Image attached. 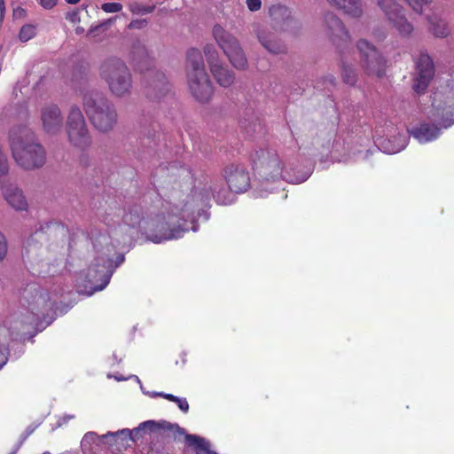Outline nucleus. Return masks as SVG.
Returning a JSON list of instances; mask_svg holds the SVG:
<instances>
[{
    "instance_id": "1",
    "label": "nucleus",
    "mask_w": 454,
    "mask_h": 454,
    "mask_svg": "<svg viewBox=\"0 0 454 454\" xmlns=\"http://www.w3.org/2000/svg\"><path fill=\"white\" fill-rule=\"evenodd\" d=\"M223 176L227 184L221 179L211 178L202 187H195L180 204L171 205L166 201L162 210L153 219L155 233L151 239L154 243L163 240L179 239L187 227H182L180 221L187 222L194 219L195 207L199 204L207 203L210 198L220 205L231 204L233 200L231 192L243 193L250 187V175L246 167L239 163H230L223 169Z\"/></svg>"
},
{
    "instance_id": "2",
    "label": "nucleus",
    "mask_w": 454,
    "mask_h": 454,
    "mask_svg": "<svg viewBox=\"0 0 454 454\" xmlns=\"http://www.w3.org/2000/svg\"><path fill=\"white\" fill-rule=\"evenodd\" d=\"M10 146L16 163L26 170L41 168L46 162V151L27 128L13 129L10 134Z\"/></svg>"
},
{
    "instance_id": "3",
    "label": "nucleus",
    "mask_w": 454,
    "mask_h": 454,
    "mask_svg": "<svg viewBox=\"0 0 454 454\" xmlns=\"http://www.w3.org/2000/svg\"><path fill=\"white\" fill-rule=\"evenodd\" d=\"M83 109L93 127L102 133L114 129L118 121L114 105L103 94L90 92L83 96Z\"/></svg>"
},
{
    "instance_id": "4",
    "label": "nucleus",
    "mask_w": 454,
    "mask_h": 454,
    "mask_svg": "<svg viewBox=\"0 0 454 454\" xmlns=\"http://www.w3.org/2000/svg\"><path fill=\"white\" fill-rule=\"evenodd\" d=\"M186 75L190 91L194 98L201 103L207 102L213 94V87L206 72L201 52L196 48L187 51Z\"/></svg>"
},
{
    "instance_id": "5",
    "label": "nucleus",
    "mask_w": 454,
    "mask_h": 454,
    "mask_svg": "<svg viewBox=\"0 0 454 454\" xmlns=\"http://www.w3.org/2000/svg\"><path fill=\"white\" fill-rule=\"evenodd\" d=\"M98 74L110 92L117 97L128 96L132 89V75L126 63L120 58L109 57L103 60Z\"/></svg>"
},
{
    "instance_id": "6",
    "label": "nucleus",
    "mask_w": 454,
    "mask_h": 454,
    "mask_svg": "<svg viewBox=\"0 0 454 454\" xmlns=\"http://www.w3.org/2000/svg\"><path fill=\"white\" fill-rule=\"evenodd\" d=\"M132 62L135 68L145 74V93L152 100H159L168 91V83L165 74L158 70L149 67L152 59L145 48L138 45L137 51H132Z\"/></svg>"
},
{
    "instance_id": "7",
    "label": "nucleus",
    "mask_w": 454,
    "mask_h": 454,
    "mask_svg": "<svg viewBox=\"0 0 454 454\" xmlns=\"http://www.w3.org/2000/svg\"><path fill=\"white\" fill-rule=\"evenodd\" d=\"M249 160L254 173L261 179L277 181L285 178V163L274 148H256L251 152Z\"/></svg>"
},
{
    "instance_id": "8",
    "label": "nucleus",
    "mask_w": 454,
    "mask_h": 454,
    "mask_svg": "<svg viewBox=\"0 0 454 454\" xmlns=\"http://www.w3.org/2000/svg\"><path fill=\"white\" fill-rule=\"evenodd\" d=\"M66 232L65 226L58 222H49L41 225L28 237L22 250V257L27 260L38 257L45 245L59 235L65 236Z\"/></svg>"
},
{
    "instance_id": "9",
    "label": "nucleus",
    "mask_w": 454,
    "mask_h": 454,
    "mask_svg": "<svg viewBox=\"0 0 454 454\" xmlns=\"http://www.w3.org/2000/svg\"><path fill=\"white\" fill-rule=\"evenodd\" d=\"M67 133L70 144L81 150L91 145V137L84 116L78 106H73L67 116Z\"/></svg>"
},
{
    "instance_id": "10",
    "label": "nucleus",
    "mask_w": 454,
    "mask_h": 454,
    "mask_svg": "<svg viewBox=\"0 0 454 454\" xmlns=\"http://www.w3.org/2000/svg\"><path fill=\"white\" fill-rule=\"evenodd\" d=\"M213 35L231 65L238 69H244L247 61L238 40L220 25L214 27Z\"/></svg>"
},
{
    "instance_id": "11",
    "label": "nucleus",
    "mask_w": 454,
    "mask_h": 454,
    "mask_svg": "<svg viewBox=\"0 0 454 454\" xmlns=\"http://www.w3.org/2000/svg\"><path fill=\"white\" fill-rule=\"evenodd\" d=\"M356 47L361 54L362 67L368 75L381 77L385 74L386 60L375 46L366 40H359Z\"/></svg>"
},
{
    "instance_id": "12",
    "label": "nucleus",
    "mask_w": 454,
    "mask_h": 454,
    "mask_svg": "<svg viewBox=\"0 0 454 454\" xmlns=\"http://www.w3.org/2000/svg\"><path fill=\"white\" fill-rule=\"evenodd\" d=\"M377 4L402 36L411 35L413 26L407 20L403 8L395 0H377Z\"/></svg>"
},
{
    "instance_id": "13",
    "label": "nucleus",
    "mask_w": 454,
    "mask_h": 454,
    "mask_svg": "<svg viewBox=\"0 0 454 454\" xmlns=\"http://www.w3.org/2000/svg\"><path fill=\"white\" fill-rule=\"evenodd\" d=\"M325 33L340 53L350 44V35L342 21L333 12L324 16Z\"/></svg>"
},
{
    "instance_id": "14",
    "label": "nucleus",
    "mask_w": 454,
    "mask_h": 454,
    "mask_svg": "<svg viewBox=\"0 0 454 454\" xmlns=\"http://www.w3.org/2000/svg\"><path fill=\"white\" fill-rule=\"evenodd\" d=\"M434 76V65L427 53H420L416 61V75L413 79L412 89L419 94H424Z\"/></svg>"
},
{
    "instance_id": "15",
    "label": "nucleus",
    "mask_w": 454,
    "mask_h": 454,
    "mask_svg": "<svg viewBox=\"0 0 454 454\" xmlns=\"http://www.w3.org/2000/svg\"><path fill=\"white\" fill-rule=\"evenodd\" d=\"M97 264L89 268L87 278L91 285L90 294L103 290L110 282L112 276L113 260L101 256L97 258Z\"/></svg>"
},
{
    "instance_id": "16",
    "label": "nucleus",
    "mask_w": 454,
    "mask_h": 454,
    "mask_svg": "<svg viewBox=\"0 0 454 454\" xmlns=\"http://www.w3.org/2000/svg\"><path fill=\"white\" fill-rule=\"evenodd\" d=\"M41 121L46 133H58L63 124V116L59 106L48 105L43 107L41 110Z\"/></svg>"
},
{
    "instance_id": "17",
    "label": "nucleus",
    "mask_w": 454,
    "mask_h": 454,
    "mask_svg": "<svg viewBox=\"0 0 454 454\" xmlns=\"http://www.w3.org/2000/svg\"><path fill=\"white\" fill-rule=\"evenodd\" d=\"M257 37L261 44L270 53L282 54L286 51V45L277 39L274 33L268 29L258 30Z\"/></svg>"
},
{
    "instance_id": "18",
    "label": "nucleus",
    "mask_w": 454,
    "mask_h": 454,
    "mask_svg": "<svg viewBox=\"0 0 454 454\" xmlns=\"http://www.w3.org/2000/svg\"><path fill=\"white\" fill-rule=\"evenodd\" d=\"M432 118L445 129L450 127L454 124V103L441 106L433 102Z\"/></svg>"
},
{
    "instance_id": "19",
    "label": "nucleus",
    "mask_w": 454,
    "mask_h": 454,
    "mask_svg": "<svg viewBox=\"0 0 454 454\" xmlns=\"http://www.w3.org/2000/svg\"><path fill=\"white\" fill-rule=\"evenodd\" d=\"M2 191L11 207L16 210H27V202L20 189L12 184H3Z\"/></svg>"
},
{
    "instance_id": "20",
    "label": "nucleus",
    "mask_w": 454,
    "mask_h": 454,
    "mask_svg": "<svg viewBox=\"0 0 454 454\" xmlns=\"http://www.w3.org/2000/svg\"><path fill=\"white\" fill-rule=\"evenodd\" d=\"M411 133L420 143H427L437 138L441 133V129L434 124L420 123L418 127H415Z\"/></svg>"
},
{
    "instance_id": "21",
    "label": "nucleus",
    "mask_w": 454,
    "mask_h": 454,
    "mask_svg": "<svg viewBox=\"0 0 454 454\" xmlns=\"http://www.w3.org/2000/svg\"><path fill=\"white\" fill-rule=\"evenodd\" d=\"M141 428L145 431L154 432L157 430L170 431L179 435L185 434V430L182 428L178 424H173L166 420L154 421L147 420L140 424Z\"/></svg>"
},
{
    "instance_id": "22",
    "label": "nucleus",
    "mask_w": 454,
    "mask_h": 454,
    "mask_svg": "<svg viewBox=\"0 0 454 454\" xmlns=\"http://www.w3.org/2000/svg\"><path fill=\"white\" fill-rule=\"evenodd\" d=\"M210 71L215 77L216 82L222 87H230L235 80V74L232 71L223 67L220 63L212 65Z\"/></svg>"
},
{
    "instance_id": "23",
    "label": "nucleus",
    "mask_w": 454,
    "mask_h": 454,
    "mask_svg": "<svg viewBox=\"0 0 454 454\" xmlns=\"http://www.w3.org/2000/svg\"><path fill=\"white\" fill-rule=\"evenodd\" d=\"M143 428L139 425L137 427L133 430H129L128 428L118 431L117 433L108 432L106 434L103 435L104 438L108 436H112L115 438L117 441L119 438L123 442V444L129 445V442H136L143 437Z\"/></svg>"
},
{
    "instance_id": "24",
    "label": "nucleus",
    "mask_w": 454,
    "mask_h": 454,
    "mask_svg": "<svg viewBox=\"0 0 454 454\" xmlns=\"http://www.w3.org/2000/svg\"><path fill=\"white\" fill-rule=\"evenodd\" d=\"M331 5L336 6L344 11L351 17L358 18L363 13L360 0H327Z\"/></svg>"
},
{
    "instance_id": "25",
    "label": "nucleus",
    "mask_w": 454,
    "mask_h": 454,
    "mask_svg": "<svg viewBox=\"0 0 454 454\" xmlns=\"http://www.w3.org/2000/svg\"><path fill=\"white\" fill-rule=\"evenodd\" d=\"M429 30L436 37H446L450 34L447 23L436 15L428 18Z\"/></svg>"
},
{
    "instance_id": "26",
    "label": "nucleus",
    "mask_w": 454,
    "mask_h": 454,
    "mask_svg": "<svg viewBox=\"0 0 454 454\" xmlns=\"http://www.w3.org/2000/svg\"><path fill=\"white\" fill-rule=\"evenodd\" d=\"M142 219L143 210L139 205H133L129 207L128 211H126L123 215L122 218L124 223L132 228L139 225Z\"/></svg>"
},
{
    "instance_id": "27",
    "label": "nucleus",
    "mask_w": 454,
    "mask_h": 454,
    "mask_svg": "<svg viewBox=\"0 0 454 454\" xmlns=\"http://www.w3.org/2000/svg\"><path fill=\"white\" fill-rule=\"evenodd\" d=\"M340 75L342 82L348 86H355L357 82V74L352 66L341 60Z\"/></svg>"
},
{
    "instance_id": "28",
    "label": "nucleus",
    "mask_w": 454,
    "mask_h": 454,
    "mask_svg": "<svg viewBox=\"0 0 454 454\" xmlns=\"http://www.w3.org/2000/svg\"><path fill=\"white\" fill-rule=\"evenodd\" d=\"M184 435H185V441L188 445L195 449L196 454H200V451L207 452L208 450L209 445L204 438L196 434H184Z\"/></svg>"
},
{
    "instance_id": "29",
    "label": "nucleus",
    "mask_w": 454,
    "mask_h": 454,
    "mask_svg": "<svg viewBox=\"0 0 454 454\" xmlns=\"http://www.w3.org/2000/svg\"><path fill=\"white\" fill-rule=\"evenodd\" d=\"M155 5H145L137 2H133L129 4V10L132 14L145 15L152 13L155 10Z\"/></svg>"
},
{
    "instance_id": "30",
    "label": "nucleus",
    "mask_w": 454,
    "mask_h": 454,
    "mask_svg": "<svg viewBox=\"0 0 454 454\" xmlns=\"http://www.w3.org/2000/svg\"><path fill=\"white\" fill-rule=\"evenodd\" d=\"M36 34V27L31 24L24 25L19 33V38L21 42H27L32 39Z\"/></svg>"
},
{
    "instance_id": "31",
    "label": "nucleus",
    "mask_w": 454,
    "mask_h": 454,
    "mask_svg": "<svg viewBox=\"0 0 454 454\" xmlns=\"http://www.w3.org/2000/svg\"><path fill=\"white\" fill-rule=\"evenodd\" d=\"M203 51L210 67H212V65L219 64L218 53L214 45L207 44Z\"/></svg>"
},
{
    "instance_id": "32",
    "label": "nucleus",
    "mask_w": 454,
    "mask_h": 454,
    "mask_svg": "<svg viewBox=\"0 0 454 454\" xmlns=\"http://www.w3.org/2000/svg\"><path fill=\"white\" fill-rule=\"evenodd\" d=\"M101 9L107 13L119 12L122 10V4L120 3H105L101 5Z\"/></svg>"
},
{
    "instance_id": "33",
    "label": "nucleus",
    "mask_w": 454,
    "mask_h": 454,
    "mask_svg": "<svg viewBox=\"0 0 454 454\" xmlns=\"http://www.w3.org/2000/svg\"><path fill=\"white\" fill-rule=\"evenodd\" d=\"M110 24V21H107V22H104V23H101V24H98L95 27H91L88 33H87V35H93V36H96L98 35V33L99 32H104L108 25Z\"/></svg>"
},
{
    "instance_id": "34",
    "label": "nucleus",
    "mask_w": 454,
    "mask_h": 454,
    "mask_svg": "<svg viewBox=\"0 0 454 454\" xmlns=\"http://www.w3.org/2000/svg\"><path fill=\"white\" fill-rule=\"evenodd\" d=\"M148 22L145 19H137L133 20L128 25V28L129 29H143L147 26Z\"/></svg>"
},
{
    "instance_id": "35",
    "label": "nucleus",
    "mask_w": 454,
    "mask_h": 454,
    "mask_svg": "<svg viewBox=\"0 0 454 454\" xmlns=\"http://www.w3.org/2000/svg\"><path fill=\"white\" fill-rule=\"evenodd\" d=\"M288 12V10L284 7V6H281V5H278V6H272L270 9V14L271 17H273L274 19H276V16L278 14H281V15H285Z\"/></svg>"
},
{
    "instance_id": "36",
    "label": "nucleus",
    "mask_w": 454,
    "mask_h": 454,
    "mask_svg": "<svg viewBox=\"0 0 454 454\" xmlns=\"http://www.w3.org/2000/svg\"><path fill=\"white\" fill-rule=\"evenodd\" d=\"M44 10H51L58 4V0H36Z\"/></svg>"
},
{
    "instance_id": "37",
    "label": "nucleus",
    "mask_w": 454,
    "mask_h": 454,
    "mask_svg": "<svg viewBox=\"0 0 454 454\" xmlns=\"http://www.w3.org/2000/svg\"><path fill=\"white\" fill-rule=\"evenodd\" d=\"M66 19L72 24L75 25L80 22L79 11H73L67 14Z\"/></svg>"
},
{
    "instance_id": "38",
    "label": "nucleus",
    "mask_w": 454,
    "mask_h": 454,
    "mask_svg": "<svg viewBox=\"0 0 454 454\" xmlns=\"http://www.w3.org/2000/svg\"><path fill=\"white\" fill-rule=\"evenodd\" d=\"M7 254V244L4 236L0 232V261H2Z\"/></svg>"
},
{
    "instance_id": "39",
    "label": "nucleus",
    "mask_w": 454,
    "mask_h": 454,
    "mask_svg": "<svg viewBox=\"0 0 454 454\" xmlns=\"http://www.w3.org/2000/svg\"><path fill=\"white\" fill-rule=\"evenodd\" d=\"M247 8L252 12L260 10L262 6L261 0H247Z\"/></svg>"
},
{
    "instance_id": "40",
    "label": "nucleus",
    "mask_w": 454,
    "mask_h": 454,
    "mask_svg": "<svg viewBox=\"0 0 454 454\" xmlns=\"http://www.w3.org/2000/svg\"><path fill=\"white\" fill-rule=\"evenodd\" d=\"M176 405L178 406V408L183 411V412H187L189 411V403L187 402V400L185 398H180V397H177L176 403Z\"/></svg>"
},
{
    "instance_id": "41",
    "label": "nucleus",
    "mask_w": 454,
    "mask_h": 454,
    "mask_svg": "<svg viewBox=\"0 0 454 454\" xmlns=\"http://www.w3.org/2000/svg\"><path fill=\"white\" fill-rule=\"evenodd\" d=\"M156 395L163 397L164 399H167L168 401L176 403L177 396L172 395V394H165V393H157Z\"/></svg>"
},
{
    "instance_id": "42",
    "label": "nucleus",
    "mask_w": 454,
    "mask_h": 454,
    "mask_svg": "<svg viewBox=\"0 0 454 454\" xmlns=\"http://www.w3.org/2000/svg\"><path fill=\"white\" fill-rule=\"evenodd\" d=\"M323 81H324V82L329 83L333 87L335 86V84H336V78L333 74H329V75L325 76L323 79Z\"/></svg>"
},
{
    "instance_id": "43",
    "label": "nucleus",
    "mask_w": 454,
    "mask_h": 454,
    "mask_svg": "<svg viewBox=\"0 0 454 454\" xmlns=\"http://www.w3.org/2000/svg\"><path fill=\"white\" fill-rule=\"evenodd\" d=\"M396 138L402 142V145L400 148L391 150L389 153H395L396 152L400 151V149H402L404 146V144L406 143L405 137L403 136H399Z\"/></svg>"
},
{
    "instance_id": "44",
    "label": "nucleus",
    "mask_w": 454,
    "mask_h": 454,
    "mask_svg": "<svg viewBox=\"0 0 454 454\" xmlns=\"http://www.w3.org/2000/svg\"><path fill=\"white\" fill-rule=\"evenodd\" d=\"M7 358L4 356L3 347L0 346V369L6 363Z\"/></svg>"
},
{
    "instance_id": "45",
    "label": "nucleus",
    "mask_w": 454,
    "mask_h": 454,
    "mask_svg": "<svg viewBox=\"0 0 454 454\" xmlns=\"http://www.w3.org/2000/svg\"><path fill=\"white\" fill-rule=\"evenodd\" d=\"M95 436H96L95 433L90 432V433L85 434L83 440L86 441L88 439H93Z\"/></svg>"
},
{
    "instance_id": "46",
    "label": "nucleus",
    "mask_w": 454,
    "mask_h": 454,
    "mask_svg": "<svg viewBox=\"0 0 454 454\" xmlns=\"http://www.w3.org/2000/svg\"><path fill=\"white\" fill-rule=\"evenodd\" d=\"M76 35H82L84 33V28L82 27L77 26L74 29Z\"/></svg>"
},
{
    "instance_id": "47",
    "label": "nucleus",
    "mask_w": 454,
    "mask_h": 454,
    "mask_svg": "<svg viewBox=\"0 0 454 454\" xmlns=\"http://www.w3.org/2000/svg\"><path fill=\"white\" fill-rule=\"evenodd\" d=\"M67 3L70 4H78L81 0H66Z\"/></svg>"
},
{
    "instance_id": "48",
    "label": "nucleus",
    "mask_w": 454,
    "mask_h": 454,
    "mask_svg": "<svg viewBox=\"0 0 454 454\" xmlns=\"http://www.w3.org/2000/svg\"><path fill=\"white\" fill-rule=\"evenodd\" d=\"M4 9V1L0 0V10L3 11Z\"/></svg>"
},
{
    "instance_id": "49",
    "label": "nucleus",
    "mask_w": 454,
    "mask_h": 454,
    "mask_svg": "<svg viewBox=\"0 0 454 454\" xmlns=\"http://www.w3.org/2000/svg\"><path fill=\"white\" fill-rule=\"evenodd\" d=\"M255 127H258L260 129H262V126L260 123H257V124H254V130H255Z\"/></svg>"
},
{
    "instance_id": "50",
    "label": "nucleus",
    "mask_w": 454,
    "mask_h": 454,
    "mask_svg": "<svg viewBox=\"0 0 454 454\" xmlns=\"http://www.w3.org/2000/svg\"><path fill=\"white\" fill-rule=\"evenodd\" d=\"M123 261H124V256L123 255H120L119 256V263H121Z\"/></svg>"
},
{
    "instance_id": "51",
    "label": "nucleus",
    "mask_w": 454,
    "mask_h": 454,
    "mask_svg": "<svg viewBox=\"0 0 454 454\" xmlns=\"http://www.w3.org/2000/svg\"><path fill=\"white\" fill-rule=\"evenodd\" d=\"M206 453L207 454H217L215 451L211 450L210 449H208V450Z\"/></svg>"
},
{
    "instance_id": "52",
    "label": "nucleus",
    "mask_w": 454,
    "mask_h": 454,
    "mask_svg": "<svg viewBox=\"0 0 454 454\" xmlns=\"http://www.w3.org/2000/svg\"><path fill=\"white\" fill-rule=\"evenodd\" d=\"M43 454H51L50 452L46 451V452H43Z\"/></svg>"
}]
</instances>
